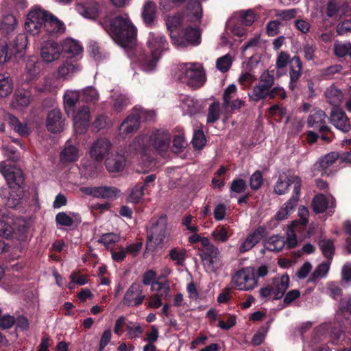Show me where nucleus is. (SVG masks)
<instances>
[{"label":"nucleus","mask_w":351,"mask_h":351,"mask_svg":"<svg viewBox=\"0 0 351 351\" xmlns=\"http://www.w3.org/2000/svg\"><path fill=\"white\" fill-rule=\"evenodd\" d=\"M141 14L144 23L147 25H152L156 16L155 3L150 0L147 1L143 7Z\"/></svg>","instance_id":"35"},{"label":"nucleus","mask_w":351,"mask_h":351,"mask_svg":"<svg viewBox=\"0 0 351 351\" xmlns=\"http://www.w3.org/2000/svg\"><path fill=\"white\" fill-rule=\"evenodd\" d=\"M126 164L125 157L119 153L111 154L105 161L107 170L110 173L121 171Z\"/></svg>","instance_id":"26"},{"label":"nucleus","mask_w":351,"mask_h":351,"mask_svg":"<svg viewBox=\"0 0 351 351\" xmlns=\"http://www.w3.org/2000/svg\"><path fill=\"white\" fill-rule=\"evenodd\" d=\"M16 56L10 46L8 47L5 39L0 40V64H3L8 62L12 58Z\"/></svg>","instance_id":"45"},{"label":"nucleus","mask_w":351,"mask_h":351,"mask_svg":"<svg viewBox=\"0 0 351 351\" xmlns=\"http://www.w3.org/2000/svg\"><path fill=\"white\" fill-rule=\"evenodd\" d=\"M167 221L165 217H160L150 228L149 239L155 241L156 244L163 242L167 234Z\"/></svg>","instance_id":"17"},{"label":"nucleus","mask_w":351,"mask_h":351,"mask_svg":"<svg viewBox=\"0 0 351 351\" xmlns=\"http://www.w3.org/2000/svg\"><path fill=\"white\" fill-rule=\"evenodd\" d=\"M192 143L196 149H202L206 144V138L204 132L201 130H195L194 132Z\"/></svg>","instance_id":"63"},{"label":"nucleus","mask_w":351,"mask_h":351,"mask_svg":"<svg viewBox=\"0 0 351 351\" xmlns=\"http://www.w3.org/2000/svg\"><path fill=\"white\" fill-rule=\"evenodd\" d=\"M113 97V108L117 112H121L129 104H130V99L125 95L121 93H114Z\"/></svg>","instance_id":"47"},{"label":"nucleus","mask_w":351,"mask_h":351,"mask_svg":"<svg viewBox=\"0 0 351 351\" xmlns=\"http://www.w3.org/2000/svg\"><path fill=\"white\" fill-rule=\"evenodd\" d=\"M174 77L193 88H199L206 81L203 66L199 63H184L176 67Z\"/></svg>","instance_id":"4"},{"label":"nucleus","mask_w":351,"mask_h":351,"mask_svg":"<svg viewBox=\"0 0 351 351\" xmlns=\"http://www.w3.org/2000/svg\"><path fill=\"white\" fill-rule=\"evenodd\" d=\"M120 237L118 234L106 233L101 235L99 242L103 243L106 247H109L110 245L117 243Z\"/></svg>","instance_id":"64"},{"label":"nucleus","mask_w":351,"mask_h":351,"mask_svg":"<svg viewBox=\"0 0 351 351\" xmlns=\"http://www.w3.org/2000/svg\"><path fill=\"white\" fill-rule=\"evenodd\" d=\"M285 244V242L282 237L274 235L265 241V247L271 252H279L284 247Z\"/></svg>","instance_id":"43"},{"label":"nucleus","mask_w":351,"mask_h":351,"mask_svg":"<svg viewBox=\"0 0 351 351\" xmlns=\"http://www.w3.org/2000/svg\"><path fill=\"white\" fill-rule=\"evenodd\" d=\"M325 95L328 101L332 105H337L340 103L342 99L341 91L337 88L335 86H332L328 87L326 89Z\"/></svg>","instance_id":"48"},{"label":"nucleus","mask_w":351,"mask_h":351,"mask_svg":"<svg viewBox=\"0 0 351 351\" xmlns=\"http://www.w3.org/2000/svg\"><path fill=\"white\" fill-rule=\"evenodd\" d=\"M32 101V93L27 90H16L13 95L11 107L17 110H22L29 106Z\"/></svg>","instance_id":"23"},{"label":"nucleus","mask_w":351,"mask_h":351,"mask_svg":"<svg viewBox=\"0 0 351 351\" xmlns=\"http://www.w3.org/2000/svg\"><path fill=\"white\" fill-rule=\"evenodd\" d=\"M79 99V93L75 90H66L64 95V107L66 113L73 114L75 105Z\"/></svg>","instance_id":"37"},{"label":"nucleus","mask_w":351,"mask_h":351,"mask_svg":"<svg viewBox=\"0 0 351 351\" xmlns=\"http://www.w3.org/2000/svg\"><path fill=\"white\" fill-rule=\"evenodd\" d=\"M104 6L96 2H88L84 4L77 5V10L84 17L95 19L99 16L100 12H102Z\"/></svg>","instance_id":"28"},{"label":"nucleus","mask_w":351,"mask_h":351,"mask_svg":"<svg viewBox=\"0 0 351 351\" xmlns=\"http://www.w3.org/2000/svg\"><path fill=\"white\" fill-rule=\"evenodd\" d=\"M82 95L86 102L95 103L99 100L98 91L93 86H88L82 90Z\"/></svg>","instance_id":"54"},{"label":"nucleus","mask_w":351,"mask_h":351,"mask_svg":"<svg viewBox=\"0 0 351 351\" xmlns=\"http://www.w3.org/2000/svg\"><path fill=\"white\" fill-rule=\"evenodd\" d=\"M202 16V10L199 1H195L188 4L186 14L182 18L180 15L168 16L167 19V26L170 32V36L172 42L177 38V34H179L180 27L186 25L187 22H198Z\"/></svg>","instance_id":"3"},{"label":"nucleus","mask_w":351,"mask_h":351,"mask_svg":"<svg viewBox=\"0 0 351 351\" xmlns=\"http://www.w3.org/2000/svg\"><path fill=\"white\" fill-rule=\"evenodd\" d=\"M0 173L8 185L1 189L0 196L8 207L16 208L21 204L24 196V191L21 186L24 181L23 173L21 169L6 161L0 162Z\"/></svg>","instance_id":"2"},{"label":"nucleus","mask_w":351,"mask_h":351,"mask_svg":"<svg viewBox=\"0 0 351 351\" xmlns=\"http://www.w3.org/2000/svg\"><path fill=\"white\" fill-rule=\"evenodd\" d=\"M232 63V59L229 54H226L219 58H218L216 61V67L217 69L222 73L227 72Z\"/></svg>","instance_id":"58"},{"label":"nucleus","mask_w":351,"mask_h":351,"mask_svg":"<svg viewBox=\"0 0 351 351\" xmlns=\"http://www.w3.org/2000/svg\"><path fill=\"white\" fill-rule=\"evenodd\" d=\"M330 263H322L319 265L312 274V280L325 277L329 270Z\"/></svg>","instance_id":"62"},{"label":"nucleus","mask_w":351,"mask_h":351,"mask_svg":"<svg viewBox=\"0 0 351 351\" xmlns=\"http://www.w3.org/2000/svg\"><path fill=\"white\" fill-rule=\"evenodd\" d=\"M297 180L298 181L300 194L301 187V179L297 176L287 174L286 173H282L280 174L278 181L274 185L275 193L280 195L285 194L288 191L289 187L291 184H293L294 190Z\"/></svg>","instance_id":"14"},{"label":"nucleus","mask_w":351,"mask_h":351,"mask_svg":"<svg viewBox=\"0 0 351 351\" xmlns=\"http://www.w3.org/2000/svg\"><path fill=\"white\" fill-rule=\"evenodd\" d=\"M90 110L86 106L81 107L73 115L74 130L77 134H83L89 125Z\"/></svg>","instance_id":"16"},{"label":"nucleus","mask_w":351,"mask_h":351,"mask_svg":"<svg viewBox=\"0 0 351 351\" xmlns=\"http://www.w3.org/2000/svg\"><path fill=\"white\" fill-rule=\"evenodd\" d=\"M126 330L127 335L130 339L140 337L143 332V328L137 322L127 323Z\"/></svg>","instance_id":"49"},{"label":"nucleus","mask_w":351,"mask_h":351,"mask_svg":"<svg viewBox=\"0 0 351 351\" xmlns=\"http://www.w3.org/2000/svg\"><path fill=\"white\" fill-rule=\"evenodd\" d=\"M46 125L47 130L53 133L60 132L63 130L64 121L59 109L54 108L49 112Z\"/></svg>","instance_id":"18"},{"label":"nucleus","mask_w":351,"mask_h":351,"mask_svg":"<svg viewBox=\"0 0 351 351\" xmlns=\"http://www.w3.org/2000/svg\"><path fill=\"white\" fill-rule=\"evenodd\" d=\"M170 290L169 283L166 281L165 282H160L158 281H155L151 285V291L154 292H161L160 295H168Z\"/></svg>","instance_id":"61"},{"label":"nucleus","mask_w":351,"mask_h":351,"mask_svg":"<svg viewBox=\"0 0 351 351\" xmlns=\"http://www.w3.org/2000/svg\"><path fill=\"white\" fill-rule=\"evenodd\" d=\"M274 77L268 71H263L259 77L258 83L253 87L249 98L253 101L267 98L270 89L274 84Z\"/></svg>","instance_id":"6"},{"label":"nucleus","mask_w":351,"mask_h":351,"mask_svg":"<svg viewBox=\"0 0 351 351\" xmlns=\"http://www.w3.org/2000/svg\"><path fill=\"white\" fill-rule=\"evenodd\" d=\"M201 32L197 27H187L184 28L178 37L173 42L177 47H186L189 45H197L200 43Z\"/></svg>","instance_id":"9"},{"label":"nucleus","mask_w":351,"mask_h":351,"mask_svg":"<svg viewBox=\"0 0 351 351\" xmlns=\"http://www.w3.org/2000/svg\"><path fill=\"white\" fill-rule=\"evenodd\" d=\"M237 91V88L234 84H230L225 88L222 96V106L225 110L228 109L230 102L232 101V99L234 97Z\"/></svg>","instance_id":"50"},{"label":"nucleus","mask_w":351,"mask_h":351,"mask_svg":"<svg viewBox=\"0 0 351 351\" xmlns=\"http://www.w3.org/2000/svg\"><path fill=\"white\" fill-rule=\"evenodd\" d=\"M265 228L263 226L257 228L254 232L247 235L245 240L241 243L239 251L240 253H245L252 249L264 237Z\"/></svg>","instance_id":"21"},{"label":"nucleus","mask_w":351,"mask_h":351,"mask_svg":"<svg viewBox=\"0 0 351 351\" xmlns=\"http://www.w3.org/2000/svg\"><path fill=\"white\" fill-rule=\"evenodd\" d=\"M289 64H290V66L293 65V58H291L288 53L285 51H281L276 58V68L278 69H285Z\"/></svg>","instance_id":"57"},{"label":"nucleus","mask_w":351,"mask_h":351,"mask_svg":"<svg viewBox=\"0 0 351 351\" xmlns=\"http://www.w3.org/2000/svg\"><path fill=\"white\" fill-rule=\"evenodd\" d=\"M339 158V154L337 152H330L322 158L319 161V166L321 170H326L331 167Z\"/></svg>","instance_id":"53"},{"label":"nucleus","mask_w":351,"mask_h":351,"mask_svg":"<svg viewBox=\"0 0 351 351\" xmlns=\"http://www.w3.org/2000/svg\"><path fill=\"white\" fill-rule=\"evenodd\" d=\"M13 90V82L8 74H0V97L9 95Z\"/></svg>","instance_id":"42"},{"label":"nucleus","mask_w":351,"mask_h":351,"mask_svg":"<svg viewBox=\"0 0 351 351\" xmlns=\"http://www.w3.org/2000/svg\"><path fill=\"white\" fill-rule=\"evenodd\" d=\"M211 236L215 241L225 243L228 239V229L219 226L212 232Z\"/></svg>","instance_id":"56"},{"label":"nucleus","mask_w":351,"mask_h":351,"mask_svg":"<svg viewBox=\"0 0 351 351\" xmlns=\"http://www.w3.org/2000/svg\"><path fill=\"white\" fill-rule=\"evenodd\" d=\"M48 16V12L40 8H34L29 10L25 23V30L32 36L38 35L45 25Z\"/></svg>","instance_id":"5"},{"label":"nucleus","mask_w":351,"mask_h":351,"mask_svg":"<svg viewBox=\"0 0 351 351\" xmlns=\"http://www.w3.org/2000/svg\"><path fill=\"white\" fill-rule=\"evenodd\" d=\"M39 69L36 62L34 59H29L27 61L26 66L23 73L24 81L29 83L38 77Z\"/></svg>","instance_id":"39"},{"label":"nucleus","mask_w":351,"mask_h":351,"mask_svg":"<svg viewBox=\"0 0 351 351\" xmlns=\"http://www.w3.org/2000/svg\"><path fill=\"white\" fill-rule=\"evenodd\" d=\"M17 25V20L13 14H5L0 23V29L5 34H10L15 30Z\"/></svg>","instance_id":"40"},{"label":"nucleus","mask_w":351,"mask_h":351,"mask_svg":"<svg viewBox=\"0 0 351 351\" xmlns=\"http://www.w3.org/2000/svg\"><path fill=\"white\" fill-rule=\"evenodd\" d=\"M160 57V56L154 54L152 52L149 54L139 53L137 61L141 69L143 71L149 73L156 69Z\"/></svg>","instance_id":"30"},{"label":"nucleus","mask_w":351,"mask_h":351,"mask_svg":"<svg viewBox=\"0 0 351 351\" xmlns=\"http://www.w3.org/2000/svg\"><path fill=\"white\" fill-rule=\"evenodd\" d=\"M170 134L165 130L154 132L148 138V145H152L159 152H164L169 147Z\"/></svg>","instance_id":"15"},{"label":"nucleus","mask_w":351,"mask_h":351,"mask_svg":"<svg viewBox=\"0 0 351 351\" xmlns=\"http://www.w3.org/2000/svg\"><path fill=\"white\" fill-rule=\"evenodd\" d=\"M302 62L300 58L297 56L293 57V65L290 67L289 77L290 82L289 87L291 90H293L298 84V80L302 75Z\"/></svg>","instance_id":"32"},{"label":"nucleus","mask_w":351,"mask_h":351,"mask_svg":"<svg viewBox=\"0 0 351 351\" xmlns=\"http://www.w3.org/2000/svg\"><path fill=\"white\" fill-rule=\"evenodd\" d=\"M326 115L322 110H315L308 118V124L311 127H317L320 132L329 130V128L324 125Z\"/></svg>","instance_id":"31"},{"label":"nucleus","mask_w":351,"mask_h":351,"mask_svg":"<svg viewBox=\"0 0 351 351\" xmlns=\"http://www.w3.org/2000/svg\"><path fill=\"white\" fill-rule=\"evenodd\" d=\"M232 283L239 290L249 291L257 285L254 269L251 267L238 271L232 278Z\"/></svg>","instance_id":"7"},{"label":"nucleus","mask_w":351,"mask_h":351,"mask_svg":"<svg viewBox=\"0 0 351 351\" xmlns=\"http://www.w3.org/2000/svg\"><path fill=\"white\" fill-rule=\"evenodd\" d=\"M220 117V104L219 102L212 103L208 108L207 122L213 123L216 122Z\"/></svg>","instance_id":"55"},{"label":"nucleus","mask_w":351,"mask_h":351,"mask_svg":"<svg viewBox=\"0 0 351 351\" xmlns=\"http://www.w3.org/2000/svg\"><path fill=\"white\" fill-rule=\"evenodd\" d=\"M181 106L185 113L191 115L199 113L202 109L200 101L188 96L184 97Z\"/></svg>","instance_id":"36"},{"label":"nucleus","mask_w":351,"mask_h":351,"mask_svg":"<svg viewBox=\"0 0 351 351\" xmlns=\"http://www.w3.org/2000/svg\"><path fill=\"white\" fill-rule=\"evenodd\" d=\"M10 46L16 56L19 55L20 56H23L27 46V36L24 34H18Z\"/></svg>","instance_id":"38"},{"label":"nucleus","mask_w":351,"mask_h":351,"mask_svg":"<svg viewBox=\"0 0 351 351\" xmlns=\"http://www.w3.org/2000/svg\"><path fill=\"white\" fill-rule=\"evenodd\" d=\"M111 142L106 138H99L92 144L89 154L97 162H101L112 149Z\"/></svg>","instance_id":"10"},{"label":"nucleus","mask_w":351,"mask_h":351,"mask_svg":"<svg viewBox=\"0 0 351 351\" xmlns=\"http://www.w3.org/2000/svg\"><path fill=\"white\" fill-rule=\"evenodd\" d=\"M199 255L204 264L211 271H216L220 265V252L216 246L199 249Z\"/></svg>","instance_id":"12"},{"label":"nucleus","mask_w":351,"mask_h":351,"mask_svg":"<svg viewBox=\"0 0 351 351\" xmlns=\"http://www.w3.org/2000/svg\"><path fill=\"white\" fill-rule=\"evenodd\" d=\"M60 44L62 47V53L64 52L69 58H74L80 55L83 50L81 45L72 38H66Z\"/></svg>","instance_id":"33"},{"label":"nucleus","mask_w":351,"mask_h":351,"mask_svg":"<svg viewBox=\"0 0 351 351\" xmlns=\"http://www.w3.org/2000/svg\"><path fill=\"white\" fill-rule=\"evenodd\" d=\"M147 46L150 52L160 56L167 49V43L159 33H150L147 40Z\"/></svg>","instance_id":"24"},{"label":"nucleus","mask_w":351,"mask_h":351,"mask_svg":"<svg viewBox=\"0 0 351 351\" xmlns=\"http://www.w3.org/2000/svg\"><path fill=\"white\" fill-rule=\"evenodd\" d=\"M330 123L340 131L346 133L351 129L349 120L344 112L339 108H334L330 114Z\"/></svg>","instance_id":"22"},{"label":"nucleus","mask_w":351,"mask_h":351,"mask_svg":"<svg viewBox=\"0 0 351 351\" xmlns=\"http://www.w3.org/2000/svg\"><path fill=\"white\" fill-rule=\"evenodd\" d=\"M334 51L338 57H344L347 55L351 57V43L336 42L334 45Z\"/></svg>","instance_id":"52"},{"label":"nucleus","mask_w":351,"mask_h":351,"mask_svg":"<svg viewBox=\"0 0 351 351\" xmlns=\"http://www.w3.org/2000/svg\"><path fill=\"white\" fill-rule=\"evenodd\" d=\"M99 24L120 46L132 49L136 46L137 29L128 13H122L110 19L105 15Z\"/></svg>","instance_id":"1"},{"label":"nucleus","mask_w":351,"mask_h":351,"mask_svg":"<svg viewBox=\"0 0 351 351\" xmlns=\"http://www.w3.org/2000/svg\"><path fill=\"white\" fill-rule=\"evenodd\" d=\"M139 122L140 120L134 111L120 125L119 134L125 138L128 135L136 132L139 127Z\"/></svg>","instance_id":"29"},{"label":"nucleus","mask_w":351,"mask_h":351,"mask_svg":"<svg viewBox=\"0 0 351 351\" xmlns=\"http://www.w3.org/2000/svg\"><path fill=\"white\" fill-rule=\"evenodd\" d=\"M145 298L142 286L138 283H132L125 293L123 303L128 306H137L142 304Z\"/></svg>","instance_id":"11"},{"label":"nucleus","mask_w":351,"mask_h":351,"mask_svg":"<svg viewBox=\"0 0 351 351\" xmlns=\"http://www.w3.org/2000/svg\"><path fill=\"white\" fill-rule=\"evenodd\" d=\"M79 150L73 145H66L60 153V160L62 162L76 161L79 158Z\"/></svg>","instance_id":"41"},{"label":"nucleus","mask_w":351,"mask_h":351,"mask_svg":"<svg viewBox=\"0 0 351 351\" xmlns=\"http://www.w3.org/2000/svg\"><path fill=\"white\" fill-rule=\"evenodd\" d=\"M66 30L64 23L56 16L48 12L47 17L45 31L49 36L58 37L62 35Z\"/></svg>","instance_id":"19"},{"label":"nucleus","mask_w":351,"mask_h":351,"mask_svg":"<svg viewBox=\"0 0 351 351\" xmlns=\"http://www.w3.org/2000/svg\"><path fill=\"white\" fill-rule=\"evenodd\" d=\"M144 186L136 184L132 190L129 197L128 201L133 203H137L143 197L144 195Z\"/></svg>","instance_id":"60"},{"label":"nucleus","mask_w":351,"mask_h":351,"mask_svg":"<svg viewBox=\"0 0 351 351\" xmlns=\"http://www.w3.org/2000/svg\"><path fill=\"white\" fill-rule=\"evenodd\" d=\"M298 221H293L288 226L287 232V245L289 248H293L297 245L298 241L296 239L295 232L300 230Z\"/></svg>","instance_id":"44"},{"label":"nucleus","mask_w":351,"mask_h":351,"mask_svg":"<svg viewBox=\"0 0 351 351\" xmlns=\"http://www.w3.org/2000/svg\"><path fill=\"white\" fill-rule=\"evenodd\" d=\"M319 245L324 256L331 260L335 253V247L332 241L330 239H322L319 241Z\"/></svg>","instance_id":"51"},{"label":"nucleus","mask_w":351,"mask_h":351,"mask_svg":"<svg viewBox=\"0 0 351 351\" xmlns=\"http://www.w3.org/2000/svg\"><path fill=\"white\" fill-rule=\"evenodd\" d=\"M299 200V184L298 181L295 184V187L293 191L291 197L285 202L280 208L275 215V219L277 221H283L289 217V215L293 211L295 207L298 204Z\"/></svg>","instance_id":"13"},{"label":"nucleus","mask_w":351,"mask_h":351,"mask_svg":"<svg viewBox=\"0 0 351 351\" xmlns=\"http://www.w3.org/2000/svg\"><path fill=\"white\" fill-rule=\"evenodd\" d=\"M81 69L80 64L71 60H66L58 67L56 77L64 80H70Z\"/></svg>","instance_id":"20"},{"label":"nucleus","mask_w":351,"mask_h":351,"mask_svg":"<svg viewBox=\"0 0 351 351\" xmlns=\"http://www.w3.org/2000/svg\"><path fill=\"white\" fill-rule=\"evenodd\" d=\"M169 256L177 265H182L185 261V250L178 248L171 249L169 251Z\"/></svg>","instance_id":"59"},{"label":"nucleus","mask_w":351,"mask_h":351,"mask_svg":"<svg viewBox=\"0 0 351 351\" xmlns=\"http://www.w3.org/2000/svg\"><path fill=\"white\" fill-rule=\"evenodd\" d=\"M119 191L114 186L96 187V196L97 198H114L118 196Z\"/></svg>","instance_id":"46"},{"label":"nucleus","mask_w":351,"mask_h":351,"mask_svg":"<svg viewBox=\"0 0 351 351\" xmlns=\"http://www.w3.org/2000/svg\"><path fill=\"white\" fill-rule=\"evenodd\" d=\"M335 207V200L332 196L326 197L323 194H319L313 199V208L315 213H321L327 208L332 209Z\"/></svg>","instance_id":"27"},{"label":"nucleus","mask_w":351,"mask_h":351,"mask_svg":"<svg viewBox=\"0 0 351 351\" xmlns=\"http://www.w3.org/2000/svg\"><path fill=\"white\" fill-rule=\"evenodd\" d=\"M148 146V137L145 135L136 136L128 145L126 152L129 154H135L137 153H143L145 148Z\"/></svg>","instance_id":"34"},{"label":"nucleus","mask_w":351,"mask_h":351,"mask_svg":"<svg viewBox=\"0 0 351 351\" xmlns=\"http://www.w3.org/2000/svg\"><path fill=\"white\" fill-rule=\"evenodd\" d=\"M272 284L274 298L280 299L289 286V277L287 274L278 275L273 278Z\"/></svg>","instance_id":"25"},{"label":"nucleus","mask_w":351,"mask_h":351,"mask_svg":"<svg viewBox=\"0 0 351 351\" xmlns=\"http://www.w3.org/2000/svg\"><path fill=\"white\" fill-rule=\"evenodd\" d=\"M62 49L60 43L53 40H45L40 47V58L46 64L56 62L60 58Z\"/></svg>","instance_id":"8"}]
</instances>
